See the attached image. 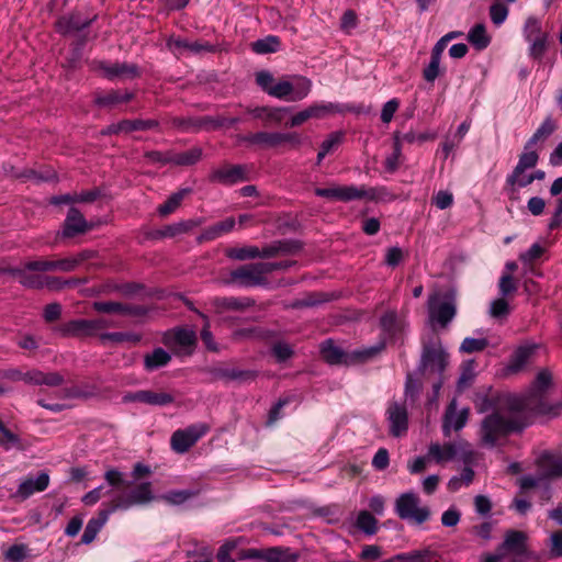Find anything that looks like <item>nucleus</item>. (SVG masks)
I'll use <instances>...</instances> for the list:
<instances>
[{
	"label": "nucleus",
	"mask_w": 562,
	"mask_h": 562,
	"mask_svg": "<svg viewBox=\"0 0 562 562\" xmlns=\"http://www.w3.org/2000/svg\"><path fill=\"white\" fill-rule=\"evenodd\" d=\"M133 94L127 91L112 90L95 98V102L100 106H110L119 103L128 102Z\"/></svg>",
	"instance_id": "31"
},
{
	"label": "nucleus",
	"mask_w": 562,
	"mask_h": 562,
	"mask_svg": "<svg viewBox=\"0 0 562 562\" xmlns=\"http://www.w3.org/2000/svg\"><path fill=\"white\" fill-rule=\"evenodd\" d=\"M288 108H268L261 106L256 108L251 111L254 117L257 119H267L269 121H273L276 123H280L282 121V114L288 112Z\"/></svg>",
	"instance_id": "41"
},
{
	"label": "nucleus",
	"mask_w": 562,
	"mask_h": 562,
	"mask_svg": "<svg viewBox=\"0 0 562 562\" xmlns=\"http://www.w3.org/2000/svg\"><path fill=\"white\" fill-rule=\"evenodd\" d=\"M557 128L555 122L551 116L544 119L533 135L528 139L529 146H535L539 142H544Z\"/></svg>",
	"instance_id": "36"
},
{
	"label": "nucleus",
	"mask_w": 562,
	"mask_h": 562,
	"mask_svg": "<svg viewBox=\"0 0 562 562\" xmlns=\"http://www.w3.org/2000/svg\"><path fill=\"white\" fill-rule=\"evenodd\" d=\"M315 194L329 200L350 202L360 199L381 200L387 194V191L384 188L366 189L364 186H337L331 188H317Z\"/></svg>",
	"instance_id": "5"
},
{
	"label": "nucleus",
	"mask_w": 562,
	"mask_h": 562,
	"mask_svg": "<svg viewBox=\"0 0 562 562\" xmlns=\"http://www.w3.org/2000/svg\"><path fill=\"white\" fill-rule=\"evenodd\" d=\"M271 272V267L263 262L244 265L229 272L227 283L240 286H257L266 283V276Z\"/></svg>",
	"instance_id": "9"
},
{
	"label": "nucleus",
	"mask_w": 562,
	"mask_h": 562,
	"mask_svg": "<svg viewBox=\"0 0 562 562\" xmlns=\"http://www.w3.org/2000/svg\"><path fill=\"white\" fill-rule=\"evenodd\" d=\"M124 132L146 131L158 126L156 120H123Z\"/></svg>",
	"instance_id": "48"
},
{
	"label": "nucleus",
	"mask_w": 562,
	"mask_h": 562,
	"mask_svg": "<svg viewBox=\"0 0 562 562\" xmlns=\"http://www.w3.org/2000/svg\"><path fill=\"white\" fill-rule=\"evenodd\" d=\"M427 451L429 462L439 465H443L457 459H460L464 463H470L475 456L474 451L471 449V445L463 439L443 443L431 442Z\"/></svg>",
	"instance_id": "4"
},
{
	"label": "nucleus",
	"mask_w": 562,
	"mask_h": 562,
	"mask_svg": "<svg viewBox=\"0 0 562 562\" xmlns=\"http://www.w3.org/2000/svg\"><path fill=\"white\" fill-rule=\"evenodd\" d=\"M441 58L430 55L429 64L423 70V77L427 82H434L440 75Z\"/></svg>",
	"instance_id": "51"
},
{
	"label": "nucleus",
	"mask_w": 562,
	"mask_h": 562,
	"mask_svg": "<svg viewBox=\"0 0 562 562\" xmlns=\"http://www.w3.org/2000/svg\"><path fill=\"white\" fill-rule=\"evenodd\" d=\"M245 140L251 145H258L263 148H276L281 146V133L279 132H257L249 134Z\"/></svg>",
	"instance_id": "24"
},
{
	"label": "nucleus",
	"mask_w": 562,
	"mask_h": 562,
	"mask_svg": "<svg viewBox=\"0 0 562 562\" xmlns=\"http://www.w3.org/2000/svg\"><path fill=\"white\" fill-rule=\"evenodd\" d=\"M91 21V19H82L78 14H72L60 18L56 23V27L59 33L69 34L87 27Z\"/></svg>",
	"instance_id": "25"
},
{
	"label": "nucleus",
	"mask_w": 562,
	"mask_h": 562,
	"mask_svg": "<svg viewBox=\"0 0 562 562\" xmlns=\"http://www.w3.org/2000/svg\"><path fill=\"white\" fill-rule=\"evenodd\" d=\"M538 161V153L533 149V146H529V143L527 142L524 146V151L519 155L518 162L515 167L529 170L535 168Z\"/></svg>",
	"instance_id": "38"
},
{
	"label": "nucleus",
	"mask_w": 562,
	"mask_h": 562,
	"mask_svg": "<svg viewBox=\"0 0 562 562\" xmlns=\"http://www.w3.org/2000/svg\"><path fill=\"white\" fill-rule=\"evenodd\" d=\"M247 170L246 167L240 165H225L214 169L210 175L212 182H217L224 186H233L246 181Z\"/></svg>",
	"instance_id": "14"
},
{
	"label": "nucleus",
	"mask_w": 562,
	"mask_h": 562,
	"mask_svg": "<svg viewBox=\"0 0 562 562\" xmlns=\"http://www.w3.org/2000/svg\"><path fill=\"white\" fill-rule=\"evenodd\" d=\"M552 375L548 370H541L533 382L532 389L529 391V393L522 395V396H516L520 401L527 402H540L546 408L547 412H528V414L531 415H557L559 414L561 406L560 405H550L547 402L546 397V390L549 387L551 383Z\"/></svg>",
	"instance_id": "10"
},
{
	"label": "nucleus",
	"mask_w": 562,
	"mask_h": 562,
	"mask_svg": "<svg viewBox=\"0 0 562 562\" xmlns=\"http://www.w3.org/2000/svg\"><path fill=\"white\" fill-rule=\"evenodd\" d=\"M297 559L299 554L289 548L272 547L267 549L265 562H297Z\"/></svg>",
	"instance_id": "30"
},
{
	"label": "nucleus",
	"mask_w": 562,
	"mask_h": 562,
	"mask_svg": "<svg viewBox=\"0 0 562 562\" xmlns=\"http://www.w3.org/2000/svg\"><path fill=\"white\" fill-rule=\"evenodd\" d=\"M97 323L91 319H75L65 325V333L71 336L91 335Z\"/></svg>",
	"instance_id": "34"
},
{
	"label": "nucleus",
	"mask_w": 562,
	"mask_h": 562,
	"mask_svg": "<svg viewBox=\"0 0 562 562\" xmlns=\"http://www.w3.org/2000/svg\"><path fill=\"white\" fill-rule=\"evenodd\" d=\"M202 157L201 148L194 147L182 153H171V164L177 166H191Z\"/></svg>",
	"instance_id": "32"
},
{
	"label": "nucleus",
	"mask_w": 562,
	"mask_h": 562,
	"mask_svg": "<svg viewBox=\"0 0 562 562\" xmlns=\"http://www.w3.org/2000/svg\"><path fill=\"white\" fill-rule=\"evenodd\" d=\"M100 68L103 75L109 79L114 78H135L139 75L138 67L135 64L127 63H101Z\"/></svg>",
	"instance_id": "21"
},
{
	"label": "nucleus",
	"mask_w": 562,
	"mask_h": 562,
	"mask_svg": "<svg viewBox=\"0 0 562 562\" xmlns=\"http://www.w3.org/2000/svg\"><path fill=\"white\" fill-rule=\"evenodd\" d=\"M198 225H200V221H195V220L183 221V222L168 226L166 228V231L164 232V235L165 236H176L178 234L187 233Z\"/></svg>",
	"instance_id": "52"
},
{
	"label": "nucleus",
	"mask_w": 562,
	"mask_h": 562,
	"mask_svg": "<svg viewBox=\"0 0 562 562\" xmlns=\"http://www.w3.org/2000/svg\"><path fill=\"white\" fill-rule=\"evenodd\" d=\"M528 412H547V408L539 401L524 402L514 395L499 398L480 423V445L487 449L503 447L512 434L521 432L529 425Z\"/></svg>",
	"instance_id": "1"
},
{
	"label": "nucleus",
	"mask_w": 562,
	"mask_h": 562,
	"mask_svg": "<svg viewBox=\"0 0 562 562\" xmlns=\"http://www.w3.org/2000/svg\"><path fill=\"white\" fill-rule=\"evenodd\" d=\"M214 305L217 308L224 310H240L246 306L244 302L235 297H218L214 300Z\"/></svg>",
	"instance_id": "62"
},
{
	"label": "nucleus",
	"mask_w": 562,
	"mask_h": 562,
	"mask_svg": "<svg viewBox=\"0 0 562 562\" xmlns=\"http://www.w3.org/2000/svg\"><path fill=\"white\" fill-rule=\"evenodd\" d=\"M111 488V485L108 483V487L100 485L82 497V503L87 506H92L97 504L102 497H108V501L112 499V495H106V492Z\"/></svg>",
	"instance_id": "47"
},
{
	"label": "nucleus",
	"mask_w": 562,
	"mask_h": 562,
	"mask_svg": "<svg viewBox=\"0 0 562 562\" xmlns=\"http://www.w3.org/2000/svg\"><path fill=\"white\" fill-rule=\"evenodd\" d=\"M235 224L236 222L234 217H227L224 221L215 223L203 231V233L198 237V241L203 243L214 240L224 234L232 232Z\"/></svg>",
	"instance_id": "23"
},
{
	"label": "nucleus",
	"mask_w": 562,
	"mask_h": 562,
	"mask_svg": "<svg viewBox=\"0 0 562 562\" xmlns=\"http://www.w3.org/2000/svg\"><path fill=\"white\" fill-rule=\"evenodd\" d=\"M308 112L311 113V119H324L330 114H334L336 112H339L338 104L331 103V102H319V103H313L310 106H307Z\"/></svg>",
	"instance_id": "39"
},
{
	"label": "nucleus",
	"mask_w": 562,
	"mask_h": 562,
	"mask_svg": "<svg viewBox=\"0 0 562 562\" xmlns=\"http://www.w3.org/2000/svg\"><path fill=\"white\" fill-rule=\"evenodd\" d=\"M89 225L83 215L75 207H71L64 223L63 236L72 237L87 232Z\"/></svg>",
	"instance_id": "22"
},
{
	"label": "nucleus",
	"mask_w": 562,
	"mask_h": 562,
	"mask_svg": "<svg viewBox=\"0 0 562 562\" xmlns=\"http://www.w3.org/2000/svg\"><path fill=\"white\" fill-rule=\"evenodd\" d=\"M499 292L503 296L509 295L517 290L514 278L510 273H503L499 283H498Z\"/></svg>",
	"instance_id": "63"
},
{
	"label": "nucleus",
	"mask_w": 562,
	"mask_h": 562,
	"mask_svg": "<svg viewBox=\"0 0 562 562\" xmlns=\"http://www.w3.org/2000/svg\"><path fill=\"white\" fill-rule=\"evenodd\" d=\"M532 183V177L528 170L514 167L507 175L504 191L510 201H519V191Z\"/></svg>",
	"instance_id": "16"
},
{
	"label": "nucleus",
	"mask_w": 562,
	"mask_h": 562,
	"mask_svg": "<svg viewBox=\"0 0 562 562\" xmlns=\"http://www.w3.org/2000/svg\"><path fill=\"white\" fill-rule=\"evenodd\" d=\"M175 398L166 392L142 390V402L153 406H166L173 403Z\"/></svg>",
	"instance_id": "35"
},
{
	"label": "nucleus",
	"mask_w": 562,
	"mask_h": 562,
	"mask_svg": "<svg viewBox=\"0 0 562 562\" xmlns=\"http://www.w3.org/2000/svg\"><path fill=\"white\" fill-rule=\"evenodd\" d=\"M82 261V258H65L60 260H53L52 271L59 270L64 272L72 271Z\"/></svg>",
	"instance_id": "54"
},
{
	"label": "nucleus",
	"mask_w": 562,
	"mask_h": 562,
	"mask_svg": "<svg viewBox=\"0 0 562 562\" xmlns=\"http://www.w3.org/2000/svg\"><path fill=\"white\" fill-rule=\"evenodd\" d=\"M468 40L476 49H484L490 44V37L486 34V30L483 24H476L473 26L469 31Z\"/></svg>",
	"instance_id": "37"
},
{
	"label": "nucleus",
	"mask_w": 562,
	"mask_h": 562,
	"mask_svg": "<svg viewBox=\"0 0 562 562\" xmlns=\"http://www.w3.org/2000/svg\"><path fill=\"white\" fill-rule=\"evenodd\" d=\"M104 480L111 485L106 495H112V499L104 502L98 517L88 521L81 537V542L85 544H89L95 539L113 513L125 512L135 506H144L154 499L149 482H143L128 491L124 473L116 469H109L104 473Z\"/></svg>",
	"instance_id": "2"
},
{
	"label": "nucleus",
	"mask_w": 562,
	"mask_h": 562,
	"mask_svg": "<svg viewBox=\"0 0 562 562\" xmlns=\"http://www.w3.org/2000/svg\"><path fill=\"white\" fill-rule=\"evenodd\" d=\"M424 367H431L432 370L441 373L448 363V353L439 347H425L422 356Z\"/></svg>",
	"instance_id": "20"
},
{
	"label": "nucleus",
	"mask_w": 562,
	"mask_h": 562,
	"mask_svg": "<svg viewBox=\"0 0 562 562\" xmlns=\"http://www.w3.org/2000/svg\"><path fill=\"white\" fill-rule=\"evenodd\" d=\"M357 527L367 535H374L378 530V520L367 510H361L357 517Z\"/></svg>",
	"instance_id": "44"
},
{
	"label": "nucleus",
	"mask_w": 562,
	"mask_h": 562,
	"mask_svg": "<svg viewBox=\"0 0 562 562\" xmlns=\"http://www.w3.org/2000/svg\"><path fill=\"white\" fill-rule=\"evenodd\" d=\"M528 43H529L530 55L533 58H540L547 49L548 34L543 33L539 37H535L533 40L529 41Z\"/></svg>",
	"instance_id": "53"
},
{
	"label": "nucleus",
	"mask_w": 562,
	"mask_h": 562,
	"mask_svg": "<svg viewBox=\"0 0 562 562\" xmlns=\"http://www.w3.org/2000/svg\"><path fill=\"white\" fill-rule=\"evenodd\" d=\"M390 423V431L394 437H400L407 430V412L405 406L394 402L386 411Z\"/></svg>",
	"instance_id": "17"
},
{
	"label": "nucleus",
	"mask_w": 562,
	"mask_h": 562,
	"mask_svg": "<svg viewBox=\"0 0 562 562\" xmlns=\"http://www.w3.org/2000/svg\"><path fill=\"white\" fill-rule=\"evenodd\" d=\"M280 47V40L277 36L269 35L265 38L258 40L252 43V49L257 54L274 53Z\"/></svg>",
	"instance_id": "43"
},
{
	"label": "nucleus",
	"mask_w": 562,
	"mask_h": 562,
	"mask_svg": "<svg viewBox=\"0 0 562 562\" xmlns=\"http://www.w3.org/2000/svg\"><path fill=\"white\" fill-rule=\"evenodd\" d=\"M510 562H525L527 558V536L522 531L509 530L499 546Z\"/></svg>",
	"instance_id": "12"
},
{
	"label": "nucleus",
	"mask_w": 562,
	"mask_h": 562,
	"mask_svg": "<svg viewBox=\"0 0 562 562\" xmlns=\"http://www.w3.org/2000/svg\"><path fill=\"white\" fill-rule=\"evenodd\" d=\"M559 460L560 457H557L554 453L550 451H544L538 457L537 464L543 477L558 476L557 463Z\"/></svg>",
	"instance_id": "27"
},
{
	"label": "nucleus",
	"mask_w": 562,
	"mask_h": 562,
	"mask_svg": "<svg viewBox=\"0 0 562 562\" xmlns=\"http://www.w3.org/2000/svg\"><path fill=\"white\" fill-rule=\"evenodd\" d=\"M401 151H402V148H401L400 135H395L394 136V153L390 157H387L385 160V168L387 171L393 172L397 169Z\"/></svg>",
	"instance_id": "59"
},
{
	"label": "nucleus",
	"mask_w": 562,
	"mask_h": 562,
	"mask_svg": "<svg viewBox=\"0 0 562 562\" xmlns=\"http://www.w3.org/2000/svg\"><path fill=\"white\" fill-rule=\"evenodd\" d=\"M226 256L234 260H248L259 257V248L256 246L233 247L226 250Z\"/></svg>",
	"instance_id": "40"
},
{
	"label": "nucleus",
	"mask_w": 562,
	"mask_h": 562,
	"mask_svg": "<svg viewBox=\"0 0 562 562\" xmlns=\"http://www.w3.org/2000/svg\"><path fill=\"white\" fill-rule=\"evenodd\" d=\"M198 494V490H171L162 494L161 499L170 505H182Z\"/></svg>",
	"instance_id": "33"
},
{
	"label": "nucleus",
	"mask_w": 562,
	"mask_h": 562,
	"mask_svg": "<svg viewBox=\"0 0 562 562\" xmlns=\"http://www.w3.org/2000/svg\"><path fill=\"white\" fill-rule=\"evenodd\" d=\"M538 346L536 344H525L519 346L512 355L506 366V372L515 374L521 371L529 360L536 353Z\"/></svg>",
	"instance_id": "18"
},
{
	"label": "nucleus",
	"mask_w": 562,
	"mask_h": 562,
	"mask_svg": "<svg viewBox=\"0 0 562 562\" xmlns=\"http://www.w3.org/2000/svg\"><path fill=\"white\" fill-rule=\"evenodd\" d=\"M428 315L432 324L446 327L456 316V301L451 294L435 293L428 297Z\"/></svg>",
	"instance_id": "8"
},
{
	"label": "nucleus",
	"mask_w": 562,
	"mask_h": 562,
	"mask_svg": "<svg viewBox=\"0 0 562 562\" xmlns=\"http://www.w3.org/2000/svg\"><path fill=\"white\" fill-rule=\"evenodd\" d=\"M27 547L25 544H13L4 553L7 560L21 562L26 558Z\"/></svg>",
	"instance_id": "56"
},
{
	"label": "nucleus",
	"mask_w": 562,
	"mask_h": 562,
	"mask_svg": "<svg viewBox=\"0 0 562 562\" xmlns=\"http://www.w3.org/2000/svg\"><path fill=\"white\" fill-rule=\"evenodd\" d=\"M93 308L99 313L124 314L125 305L117 302H94Z\"/></svg>",
	"instance_id": "58"
},
{
	"label": "nucleus",
	"mask_w": 562,
	"mask_h": 562,
	"mask_svg": "<svg viewBox=\"0 0 562 562\" xmlns=\"http://www.w3.org/2000/svg\"><path fill=\"white\" fill-rule=\"evenodd\" d=\"M101 340H112L114 342L130 341L138 344L142 339V335L136 333H105L100 336Z\"/></svg>",
	"instance_id": "49"
},
{
	"label": "nucleus",
	"mask_w": 562,
	"mask_h": 562,
	"mask_svg": "<svg viewBox=\"0 0 562 562\" xmlns=\"http://www.w3.org/2000/svg\"><path fill=\"white\" fill-rule=\"evenodd\" d=\"M171 360V355L162 348H156L153 352L145 355L144 367L147 371H154L167 366Z\"/></svg>",
	"instance_id": "26"
},
{
	"label": "nucleus",
	"mask_w": 562,
	"mask_h": 562,
	"mask_svg": "<svg viewBox=\"0 0 562 562\" xmlns=\"http://www.w3.org/2000/svg\"><path fill=\"white\" fill-rule=\"evenodd\" d=\"M257 85L269 95L296 102L305 99L312 90V81L302 76H294L291 79H276L271 72L261 70L256 74Z\"/></svg>",
	"instance_id": "3"
},
{
	"label": "nucleus",
	"mask_w": 562,
	"mask_h": 562,
	"mask_svg": "<svg viewBox=\"0 0 562 562\" xmlns=\"http://www.w3.org/2000/svg\"><path fill=\"white\" fill-rule=\"evenodd\" d=\"M19 441V437L5 428V426L0 429V446L5 450H10L12 447L16 446Z\"/></svg>",
	"instance_id": "64"
},
{
	"label": "nucleus",
	"mask_w": 562,
	"mask_h": 562,
	"mask_svg": "<svg viewBox=\"0 0 562 562\" xmlns=\"http://www.w3.org/2000/svg\"><path fill=\"white\" fill-rule=\"evenodd\" d=\"M487 346L488 341L485 338L467 337L461 342L460 351L464 353H473L484 350Z\"/></svg>",
	"instance_id": "46"
},
{
	"label": "nucleus",
	"mask_w": 562,
	"mask_h": 562,
	"mask_svg": "<svg viewBox=\"0 0 562 562\" xmlns=\"http://www.w3.org/2000/svg\"><path fill=\"white\" fill-rule=\"evenodd\" d=\"M395 513L401 519L415 525H422L430 517L429 508L422 505L419 496L414 492L403 493L396 498Z\"/></svg>",
	"instance_id": "7"
},
{
	"label": "nucleus",
	"mask_w": 562,
	"mask_h": 562,
	"mask_svg": "<svg viewBox=\"0 0 562 562\" xmlns=\"http://www.w3.org/2000/svg\"><path fill=\"white\" fill-rule=\"evenodd\" d=\"M380 324L383 331L392 338L400 334L405 326L404 322L397 317L394 311L386 312L381 317Z\"/></svg>",
	"instance_id": "28"
},
{
	"label": "nucleus",
	"mask_w": 562,
	"mask_h": 562,
	"mask_svg": "<svg viewBox=\"0 0 562 562\" xmlns=\"http://www.w3.org/2000/svg\"><path fill=\"white\" fill-rule=\"evenodd\" d=\"M543 33L541 22L537 18L530 16L526 20L524 25V36L527 42L535 37H539Z\"/></svg>",
	"instance_id": "50"
},
{
	"label": "nucleus",
	"mask_w": 562,
	"mask_h": 562,
	"mask_svg": "<svg viewBox=\"0 0 562 562\" xmlns=\"http://www.w3.org/2000/svg\"><path fill=\"white\" fill-rule=\"evenodd\" d=\"M22 381L31 385L58 386L63 384L64 376L58 372H43L34 369L22 371Z\"/></svg>",
	"instance_id": "19"
},
{
	"label": "nucleus",
	"mask_w": 562,
	"mask_h": 562,
	"mask_svg": "<svg viewBox=\"0 0 562 562\" xmlns=\"http://www.w3.org/2000/svg\"><path fill=\"white\" fill-rule=\"evenodd\" d=\"M509 313V305L505 299H496L490 305V315L494 318H502Z\"/></svg>",
	"instance_id": "55"
},
{
	"label": "nucleus",
	"mask_w": 562,
	"mask_h": 562,
	"mask_svg": "<svg viewBox=\"0 0 562 562\" xmlns=\"http://www.w3.org/2000/svg\"><path fill=\"white\" fill-rule=\"evenodd\" d=\"M218 376L229 381H245L256 376V372L249 370L239 369H220L217 372Z\"/></svg>",
	"instance_id": "45"
},
{
	"label": "nucleus",
	"mask_w": 562,
	"mask_h": 562,
	"mask_svg": "<svg viewBox=\"0 0 562 562\" xmlns=\"http://www.w3.org/2000/svg\"><path fill=\"white\" fill-rule=\"evenodd\" d=\"M422 391V383L412 374H407L405 383V397L415 401Z\"/></svg>",
	"instance_id": "57"
},
{
	"label": "nucleus",
	"mask_w": 562,
	"mask_h": 562,
	"mask_svg": "<svg viewBox=\"0 0 562 562\" xmlns=\"http://www.w3.org/2000/svg\"><path fill=\"white\" fill-rule=\"evenodd\" d=\"M385 347L384 342L376 346L355 350L352 353L342 351L331 340H326L321 346L324 360L330 364H350L353 360H368L378 355Z\"/></svg>",
	"instance_id": "6"
},
{
	"label": "nucleus",
	"mask_w": 562,
	"mask_h": 562,
	"mask_svg": "<svg viewBox=\"0 0 562 562\" xmlns=\"http://www.w3.org/2000/svg\"><path fill=\"white\" fill-rule=\"evenodd\" d=\"M469 417V409L462 408L461 411H457V400L453 398L448 405L443 420H442V432L445 437H450L451 431L461 430Z\"/></svg>",
	"instance_id": "15"
},
{
	"label": "nucleus",
	"mask_w": 562,
	"mask_h": 562,
	"mask_svg": "<svg viewBox=\"0 0 562 562\" xmlns=\"http://www.w3.org/2000/svg\"><path fill=\"white\" fill-rule=\"evenodd\" d=\"M189 193L190 189H182L170 195L169 199L158 207L159 214L161 216H166L176 211V209L180 205L183 198Z\"/></svg>",
	"instance_id": "42"
},
{
	"label": "nucleus",
	"mask_w": 562,
	"mask_h": 562,
	"mask_svg": "<svg viewBox=\"0 0 562 562\" xmlns=\"http://www.w3.org/2000/svg\"><path fill=\"white\" fill-rule=\"evenodd\" d=\"M344 140V133L342 132H333L330 133L326 139L321 144L319 151L317 154L316 164L321 165L323 159L334 150H336L339 145Z\"/></svg>",
	"instance_id": "29"
},
{
	"label": "nucleus",
	"mask_w": 562,
	"mask_h": 562,
	"mask_svg": "<svg viewBox=\"0 0 562 562\" xmlns=\"http://www.w3.org/2000/svg\"><path fill=\"white\" fill-rule=\"evenodd\" d=\"M210 430L205 423L192 424L183 429L176 430L170 438L171 449L179 454L188 452Z\"/></svg>",
	"instance_id": "11"
},
{
	"label": "nucleus",
	"mask_w": 562,
	"mask_h": 562,
	"mask_svg": "<svg viewBox=\"0 0 562 562\" xmlns=\"http://www.w3.org/2000/svg\"><path fill=\"white\" fill-rule=\"evenodd\" d=\"M49 485V475L46 472H40L36 476L27 475L21 480L13 497L25 501L34 493L45 491Z\"/></svg>",
	"instance_id": "13"
},
{
	"label": "nucleus",
	"mask_w": 562,
	"mask_h": 562,
	"mask_svg": "<svg viewBox=\"0 0 562 562\" xmlns=\"http://www.w3.org/2000/svg\"><path fill=\"white\" fill-rule=\"evenodd\" d=\"M173 336L176 342L183 347L192 346L195 342V333L190 329H177Z\"/></svg>",
	"instance_id": "60"
},
{
	"label": "nucleus",
	"mask_w": 562,
	"mask_h": 562,
	"mask_svg": "<svg viewBox=\"0 0 562 562\" xmlns=\"http://www.w3.org/2000/svg\"><path fill=\"white\" fill-rule=\"evenodd\" d=\"M508 15V9L501 3H495L490 8V16L494 24L501 25Z\"/></svg>",
	"instance_id": "61"
}]
</instances>
